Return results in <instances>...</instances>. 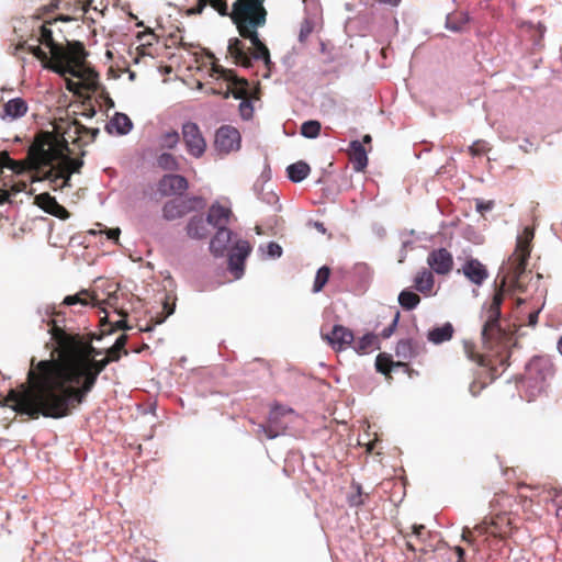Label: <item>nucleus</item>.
I'll return each instance as SVG.
<instances>
[{"label": "nucleus", "instance_id": "1", "mask_svg": "<svg viewBox=\"0 0 562 562\" xmlns=\"http://www.w3.org/2000/svg\"><path fill=\"white\" fill-rule=\"evenodd\" d=\"M113 362L109 357L87 360L80 367L37 385L12 392L9 400L16 402L18 412L27 414L31 419L40 416L59 419L78 408L93 390L99 374Z\"/></svg>", "mask_w": 562, "mask_h": 562}, {"label": "nucleus", "instance_id": "2", "mask_svg": "<svg viewBox=\"0 0 562 562\" xmlns=\"http://www.w3.org/2000/svg\"><path fill=\"white\" fill-rule=\"evenodd\" d=\"M265 0H236L228 11L226 0H198L195 7L187 11L188 15H199L206 5L212 7L218 14L229 16L236 25L241 38L250 41L254 49L248 52L244 42L238 37L228 41L227 52L238 66L249 68L252 66L251 58L263 60L267 67L270 66V53L266 44L259 38L258 30L266 25L268 11L265 8Z\"/></svg>", "mask_w": 562, "mask_h": 562}, {"label": "nucleus", "instance_id": "3", "mask_svg": "<svg viewBox=\"0 0 562 562\" xmlns=\"http://www.w3.org/2000/svg\"><path fill=\"white\" fill-rule=\"evenodd\" d=\"M48 331L57 345L58 357L41 360L37 363H35V358H32L29 370L30 387L46 383L102 353L90 341H86L81 335L66 331L55 321H52Z\"/></svg>", "mask_w": 562, "mask_h": 562}, {"label": "nucleus", "instance_id": "4", "mask_svg": "<svg viewBox=\"0 0 562 562\" xmlns=\"http://www.w3.org/2000/svg\"><path fill=\"white\" fill-rule=\"evenodd\" d=\"M507 276L495 281L494 293L486 300L480 312L482 321V341L486 349L495 351L503 370L509 366V348L514 345V331L502 315V305L506 294Z\"/></svg>", "mask_w": 562, "mask_h": 562}, {"label": "nucleus", "instance_id": "5", "mask_svg": "<svg viewBox=\"0 0 562 562\" xmlns=\"http://www.w3.org/2000/svg\"><path fill=\"white\" fill-rule=\"evenodd\" d=\"M52 137L48 134H36L22 160L11 158L9 168L15 175L32 173L31 182L48 181L54 191L70 188L69 171L64 166H54L52 159L57 153L53 149Z\"/></svg>", "mask_w": 562, "mask_h": 562}, {"label": "nucleus", "instance_id": "6", "mask_svg": "<svg viewBox=\"0 0 562 562\" xmlns=\"http://www.w3.org/2000/svg\"><path fill=\"white\" fill-rule=\"evenodd\" d=\"M70 20L69 16L60 15L58 19L44 21L36 31L33 30V36L38 44L29 45L27 42H22L15 49H26L41 61L43 68L53 72L68 71L60 61L71 55L72 61H78L86 48L79 41H66V44H63L55 36L57 22Z\"/></svg>", "mask_w": 562, "mask_h": 562}, {"label": "nucleus", "instance_id": "7", "mask_svg": "<svg viewBox=\"0 0 562 562\" xmlns=\"http://www.w3.org/2000/svg\"><path fill=\"white\" fill-rule=\"evenodd\" d=\"M82 128L78 120H59L54 124V130L41 131L37 134H48L52 137V145L54 144V150H56V157L52 159L54 166H64L69 171V183H71V175L79 173L82 166V157L86 155L85 150L80 151V156L72 158V151L69 148V143L82 148ZM52 155L55 156V153Z\"/></svg>", "mask_w": 562, "mask_h": 562}, {"label": "nucleus", "instance_id": "8", "mask_svg": "<svg viewBox=\"0 0 562 562\" xmlns=\"http://www.w3.org/2000/svg\"><path fill=\"white\" fill-rule=\"evenodd\" d=\"M89 53L83 49V56L72 61V55L63 59L60 64L68 71L56 72L65 79L66 89L81 97L83 91L97 92L99 90V74L87 61Z\"/></svg>", "mask_w": 562, "mask_h": 562}, {"label": "nucleus", "instance_id": "9", "mask_svg": "<svg viewBox=\"0 0 562 562\" xmlns=\"http://www.w3.org/2000/svg\"><path fill=\"white\" fill-rule=\"evenodd\" d=\"M210 77L218 82L216 87L211 88L212 94H221L224 99L229 98V95L240 100L249 98L248 81L237 77L233 70L213 63L210 69Z\"/></svg>", "mask_w": 562, "mask_h": 562}, {"label": "nucleus", "instance_id": "10", "mask_svg": "<svg viewBox=\"0 0 562 562\" xmlns=\"http://www.w3.org/2000/svg\"><path fill=\"white\" fill-rule=\"evenodd\" d=\"M231 217V209L220 203H214L209 209V222L216 229L210 241V250L216 257L223 256L232 241V232L227 228Z\"/></svg>", "mask_w": 562, "mask_h": 562}, {"label": "nucleus", "instance_id": "11", "mask_svg": "<svg viewBox=\"0 0 562 562\" xmlns=\"http://www.w3.org/2000/svg\"><path fill=\"white\" fill-rule=\"evenodd\" d=\"M552 362L544 357H535L526 366L524 384L530 390L531 396L543 392L548 380L554 375Z\"/></svg>", "mask_w": 562, "mask_h": 562}, {"label": "nucleus", "instance_id": "12", "mask_svg": "<svg viewBox=\"0 0 562 562\" xmlns=\"http://www.w3.org/2000/svg\"><path fill=\"white\" fill-rule=\"evenodd\" d=\"M281 406H274L268 416L267 424H259L255 435L259 440L274 439L283 435L288 429V424L282 422L281 417L285 414Z\"/></svg>", "mask_w": 562, "mask_h": 562}, {"label": "nucleus", "instance_id": "13", "mask_svg": "<svg viewBox=\"0 0 562 562\" xmlns=\"http://www.w3.org/2000/svg\"><path fill=\"white\" fill-rule=\"evenodd\" d=\"M202 203L201 198L178 196L167 201L162 206V216L166 221H176L196 210Z\"/></svg>", "mask_w": 562, "mask_h": 562}, {"label": "nucleus", "instance_id": "14", "mask_svg": "<svg viewBox=\"0 0 562 562\" xmlns=\"http://www.w3.org/2000/svg\"><path fill=\"white\" fill-rule=\"evenodd\" d=\"M181 134L189 155L194 158L202 157L206 149V142L198 124L193 122L184 123L182 125Z\"/></svg>", "mask_w": 562, "mask_h": 562}, {"label": "nucleus", "instance_id": "15", "mask_svg": "<svg viewBox=\"0 0 562 562\" xmlns=\"http://www.w3.org/2000/svg\"><path fill=\"white\" fill-rule=\"evenodd\" d=\"M240 145V134L232 126L220 127L215 134V147L218 151L228 154L237 150Z\"/></svg>", "mask_w": 562, "mask_h": 562}, {"label": "nucleus", "instance_id": "16", "mask_svg": "<svg viewBox=\"0 0 562 562\" xmlns=\"http://www.w3.org/2000/svg\"><path fill=\"white\" fill-rule=\"evenodd\" d=\"M322 338L336 351L347 349L355 341L353 333L342 325H335L329 334H322Z\"/></svg>", "mask_w": 562, "mask_h": 562}, {"label": "nucleus", "instance_id": "17", "mask_svg": "<svg viewBox=\"0 0 562 562\" xmlns=\"http://www.w3.org/2000/svg\"><path fill=\"white\" fill-rule=\"evenodd\" d=\"M188 180L180 175H165L158 183V191L164 196L182 195L188 189Z\"/></svg>", "mask_w": 562, "mask_h": 562}, {"label": "nucleus", "instance_id": "18", "mask_svg": "<svg viewBox=\"0 0 562 562\" xmlns=\"http://www.w3.org/2000/svg\"><path fill=\"white\" fill-rule=\"evenodd\" d=\"M427 263L437 274H447L452 270L453 258L446 248H439L428 255Z\"/></svg>", "mask_w": 562, "mask_h": 562}, {"label": "nucleus", "instance_id": "19", "mask_svg": "<svg viewBox=\"0 0 562 562\" xmlns=\"http://www.w3.org/2000/svg\"><path fill=\"white\" fill-rule=\"evenodd\" d=\"M34 202L43 211L55 217L60 220H67L70 217V213L66 210V207L59 204L56 198L52 196L47 192L37 194L34 199Z\"/></svg>", "mask_w": 562, "mask_h": 562}, {"label": "nucleus", "instance_id": "20", "mask_svg": "<svg viewBox=\"0 0 562 562\" xmlns=\"http://www.w3.org/2000/svg\"><path fill=\"white\" fill-rule=\"evenodd\" d=\"M212 229L209 214L205 218L202 215H193L186 225L187 235L192 239H206L211 235Z\"/></svg>", "mask_w": 562, "mask_h": 562}, {"label": "nucleus", "instance_id": "21", "mask_svg": "<svg viewBox=\"0 0 562 562\" xmlns=\"http://www.w3.org/2000/svg\"><path fill=\"white\" fill-rule=\"evenodd\" d=\"M514 527L512 519L506 514L496 515L490 520L491 537L504 540L512 536Z\"/></svg>", "mask_w": 562, "mask_h": 562}, {"label": "nucleus", "instance_id": "22", "mask_svg": "<svg viewBox=\"0 0 562 562\" xmlns=\"http://www.w3.org/2000/svg\"><path fill=\"white\" fill-rule=\"evenodd\" d=\"M463 274L474 284L481 285L488 277L485 266L477 259L471 258L462 266Z\"/></svg>", "mask_w": 562, "mask_h": 562}, {"label": "nucleus", "instance_id": "23", "mask_svg": "<svg viewBox=\"0 0 562 562\" xmlns=\"http://www.w3.org/2000/svg\"><path fill=\"white\" fill-rule=\"evenodd\" d=\"M463 349L467 355V357L476 362L479 366L486 368V374L488 375L490 380L493 381L498 376L497 368L492 364L491 360H487L485 356L481 355L475 350V345L469 341H464Z\"/></svg>", "mask_w": 562, "mask_h": 562}, {"label": "nucleus", "instance_id": "24", "mask_svg": "<svg viewBox=\"0 0 562 562\" xmlns=\"http://www.w3.org/2000/svg\"><path fill=\"white\" fill-rule=\"evenodd\" d=\"M349 159L355 171L361 172L368 166V155L363 145L359 140H352L348 149Z\"/></svg>", "mask_w": 562, "mask_h": 562}, {"label": "nucleus", "instance_id": "25", "mask_svg": "<svg viewBox=\"0 0 562 562\" xmlns=\"http://www.w3.org/2000/svg\"><path fill=\"white\" fill-rule=\"evenodd\" d=\"M132 128L133 123L131 119L121 112H116L105 125V131L109 134L126 135Z\"/></svg>", "mask_w": 562, "mask_h": 562}, {"label": "nucleus", "instance_id": "26", "mask_svg": "<svg viewBox=\"0 0 562 562\" xmlns=\"http://www.w3.org/2000/svg\"><path fill=\"white\" fill-rule=\"evenodd\" d=\"M535 232L531 227H525L522 234L517 237L516 249L513 257L528 258L531 252V241L533 239Z\"/></svg>", "mask_w": 562, "mask_h": 562}, {"label": "nucleus", "instance_id": "27", "mask_svg": "<svg viewBox=\"0 0 562 562\" xmlns=\"http://www.w3.org/2000/svg\"><path fill=\"white\" fill-rule=\"evenodd\" d=\"M395 355L398 361H408L418 355V344L412 339H402L396 345Z\"/></svg>", "mask_w": 562, "mask_h": 562}, {"label": "nucleus", "instance_id": "28", "mask_svg": "<svg viewBox=\"0 0 562 562\" xmlns=\"http://www.w3.org/2000/svg\"><path fill=\"white\" fill-rule=\"evenodd\" d=\"M434 284L435 278L432 272L427 269L419 271L414 279L415 289L426 295L431 293Z\"/></svg>", "mask_w": 562, "mask_h": 562}, {"label": "nucleus", "instance_id": "29", "mask_svg": "<svg viewBox=\"0 0 562 562\" xmlns=\"http://www.w3.org/2000/svg\"><path fill=\"white\" fill-rule=\"evenodd\" d=\"M27 110V103L22 98L11 99L3 106L5 115L12 120L24 116Z\"/></svg>", "mask_w": 562, "mask_h": 562}, {"label": "nucleus", "instance_id": "30", "mask_svg": "<svg viewBox=\"0 0 562 562\" xmlns=\"http://www.w3.org/2000/svg\"><path fill=\"white\" fill-rule=\"evenodd\" d=\"M375 367L378 372L384 374L386 378H391V371L394 367H401L408 369V364L403 361L394 362L391 356L386 353H380L375 359Z\"/></svg>", "mask_w": 562, "mask_h": 562}, {"label": "nucleus", "instance_id": "31", "mask_svg": "<svg viewBox=\"0 0 562 562\" xmlns=\"http://www.w3.org/2000/svg\"><path fill=\"white\" fill-rule=\"evenodd\" d=\"M454 333L453 326L450 323H446L440 327L430 329L427 334V338L435 345L442 344L452 338Z\"/></svg>", "mask_w": 562, "mask_h": 562}, {"label": "nucleus", "instance_id": "32", "mask_svg": "<svg viewBox=\"0 0 562 562\" xmlns=\"http://www.w3.org/2000/svg\"><path fill=\"white\" fill-rule=\"evenodd\" d=\"M250 252V246L247 241H238L234 247V254L229 257V269L235 271L243 265V261Z\"/></svg>", "mask_w": 562, "mask_h": 562}, {"label": "nucleus", "instance_id": "33", "mask_svg": "<svg viewBox=\"0 0 562 562\" xmlns=\"http://www.w3.org/2000/svg\"><path fill=\"white\" fill-rule=\"evenodd\" d=\"M512 260V283L513 286L517 290L524 291L520 285V278L525 273L528 258H521V257H513Z\"/></svg>", "mask_w": 562, "mask_h": 562}, {"label": "nucleus", "instance_id": "34", "mask_svg": "<svg viewBox=\"0 0 562 562\" xmlns=\"http://www.w3.org/2000/svg\"><path fill=\"white\" fill-rule=\"evenodd\" d=\"M288 177L292 182H301L311 172L310 166L304 161H297L286 168Z\"/></svg>", "mask_w": 562, "mask_h": 562}, {"label": "nucleus", "instance_id": "35", "mask_svg": "<svg viewBox=\"0 0 562 562\" xmlns=\"http://www.w3.org/2000/svg\"><path fill=\"white\" fill-rule=\"evenodd\" d=\"M127 340V335L123 334L119 336L114 345L106 350L105 356L109 357L113 362L119 361L122 357V353L125 356L128 353V351L125 349Z\"/></svg>", "mask_w": 562, "mask_h": 562}, {"label": "nucleus", "instance_id": "36", "mask_svg": "<svg viewBox=\"0 0 562 562\" xmlns=\"http://www.w3.org/2000/svg\"><path fill=\"white\" fill-rule=\"evenodd\" d=\"M376 347V336L373 334H366L358 340L353 341V349L359 355H367L373 351Z\"/></svg>", "mask_w": 562, "mask_h": 562}, {"label": "nucleus", "instance_id": "37", "mask_svg": "<svg viewBox=\"0 0 562 562\" xmlns=\"http://www.w3.org/2000/svg\"><path fill=\"white\" fill-rule=\"evenodd\" d=\"M419 295L409 290H404L398 295V303L406 311L414 310L419 304Z\"/></svg>", "mask_w": 562, "mask_h": 562}, {"label": "nucleus", "instance_id": "38", "mask_svg": "<svg viewBox=\"0 0 562 562\" xmlns=\"http://www.w3.org/2000/svg\"><path fill=\"white\" fill-rule=\"evenodd\" d=\"M159 168L167 171H177L180 169L178 159L170 153H162L157 157Z\"/></svg>", "mask_w": 562, "mask_h": 562}, {"label": "nucleus", "instance_id": "39", "mask_svg": "<svg viewBox=\"0 0 562 562\" xmlns=\"http://www.w3.org/2000/svg\"><path fill=\"white\" fill-rule=\"evenodd\" d=\"M115 312L122 317L121 319L114 322V323H111L108 321V317L104 316L100 319V323H101V326L103 325H109L110 328H109V333H112L114 330H126V329H130V326L126 322V317H127V312L123 311V310H115Z\"/></svg>", "mask_w": 562, "mask_h": 562}, {"label": "nucleus", "instance_id": "40", "mask_svg": "<svg viewBox=\"0 0 562 562\" xmlns=\"http://www.w3.org/2000/svg\"><path fill=\"white\" fill-rule=\"evenodd\" d=\"M90 300L92 301L93 297L92 295H90L89 291L87 290H81L79 291L78 293L74 294V295H67L65 299H64V304L67 305V306H71V305H75V304H81V305H89L90 304Z\"/></svg>", "mask_w": 562, "mask_h": 562}, {"label": "nucleus", "instance_id": "41", "mask_svg": "<svg viewBox=\"0 0 562 562\" xmlns=\"http://www.w3.org/2000/svg\"><path fill=\"white\" fill-rule=\"evenodd\" d=\"M467 23H468V18L463 13L449 14L446 20L447 29H449L453 32L462 31Z\"/></svg>", "mask_w": 562, "mask_h": 562}, {"label": "nucleus", "instance_id": "42", "mask_svg": "<svg viewBox=\"0 0 562 562\" xmlns=\"http://www.w3.org/2000/svg\"><path fill=\"white\" fill-rule=\"evenodd\" d=\"M474 535L476 536V539L479 540V543H481V548L488 544V539L491 537L490 533V521L483 520L481 524H477L473 528Z\"/></svg>", "mask_w": 562, "mask_h": 562}, {"label": "nucleus", "instance_id": "43", "mask_svg": "<svg viewBox=\"0 0 562 562\" xmlns=\"http://www.w3.org/2000/svg\"><path fill=\"white\" fill-rule=\"evenodd\" d=\"M330 277V269L327 266L321 267L315 276L313 292L317 293L323 290Z\"/></svg>", "mask_w": 562, "mask_h": 562}, {"label": "nucleus", "instance_id": "44", "mask_svg": "<svg viewBox=\"0 0 562 562\" xmlns=\"http://www.w3.org/2000/svg\"><path fill=\"white\" fill-rule=\"evenodd\" d=\"M322 125L316 120L306 121L301 126V134L306 138H316L321 133Z\"/></svg>", "mask_w": 562, "mask_h": 562}, {"label": "nucleus", "instance_id": "45", "mask_svg": "<svg viewBox=\"0 0 562 562\" xmlns=\"http://www.w3.org/2000/svg\"><path fill=\"white\" fill-rule=\"evenodd\" d=\"M180 140V135L176 131H170L161 135L160 147L166 149H173Z\"/></svg>", "mask_w": 562, "mask_h": 562}, {"label": "nucleus", "instance_id": "46", "mask_svg": "<svg viewBox=\"0 0 562 562\" xmlns=\"http://www.w3.org/2000/svg\"><path fill=\"white\" fill-rule=\"evenodd\" d=\"M29 386H31V385H30V381H29V379H27V380H26V383H22L18 389H12V390H10V391H9V393H8V395H7L5 397H3V398L0 401V405H1V406H9V407H11L14 412H16L18 414L23 415L22 413L18 412V409H15V407H16V402H15V401H13V400H9V397H10V395H11V393H12V392H19V393H20V392H22V391H23V389L29 387ZM25 415H26L27 417H30L27 414H25Z\"/></svg>", "mask_w": 562, "mask_h": 562}, {"label": "nucleus", "instance_id": "47", "mask_svg": "<svg viewBox=\"0 0 562 562\" xmlns=\"http://www.w3.org/2000/svg\"><path fill=\"white\" fill-rule=\"evenodd\" d=\"M169 296H166V299L162 302V315H157L155 319V325H159L165 322V319L173 314L175 312V302H169Z\"/></svg>", "mask_w": 562, "mask_h": 562}, {"label": "nucleus", "instance_id": "48", "mask_svg": "<svg viewBox=\"0 0 562 562\" xmlns=\"http://www.w3.org/2000/svg\"><path fill=\"white\" fill-rule=\"evenodd\" d=\"M462 540L465 541L469 546H471L475 551L481 550V543L476 539L473 529L469 527H464L462 530Z\"/></svg>", "mask_w": 562, "mask_h": 562}, {"label": "nucleus", "instance_id": "49", "mask_svg": "<svg viewBox=\"0 0 562 562\" xmlns=\"http://www.w3.org/2000/svg\"><path fill=\"white\" fill-rule=\"evenodd\" d=\"M490 150L488 144L485 140H475L470 147L469 151L473 157L485 155Z\"/></svg>", "mask_w": 562, "mask_h": 562}, {"label": "nucleus", "instance_id": "50", "mask_svg": "<svg viewBox=\"0 0 562 562\" xmlns=\"http://www.w3.org/2000/svg\"><path fill=\"white\" fill-rule=\"evenodd\" d=\"M137 38L142 43V46H151L157 42V36L151 29L139 32Z\"/></svg>", "mask_w": 562, "mask_h": 562}, {"label": "nucleus", "instance_id": "51", "mask_svg": "<svg viewBox=\"0 0 562 562\" xmlns=\"http://www.w3.org/2000/svg\"><path fill=\"white\" fill-rule=\"evenodd\" d=\"M314 31V23L313 21L305 19L301 23L300 33H299V41L305 42L307 37L313 33Z\"/></svg>", "mask_w": 562, "mask_h": 562}, {"label": "nucleus", "instance_id": "52", "mask_svg": "<svg viewBox=\"0 0 562 562\" xmlns=\"http://www.w3.org/2000/svg\"><path fill=\"white\" fill-rule=\"evenodd\" d=\"M239 112L244 119H250L252 116L254 108L250 103L249 98L241 100L239 104Z\"/></svg>", "mask_w": 562, "mask_h": 562}, {"label": "nucleus", "instance_id": "53", "mask_svg": "<svg viewBox=\"0 0 562 562\" xmlns=\"http://www.w3.org/2000/svg\"><path fill=\"white\" fill-rule=\"evenodd\" d=\"M402 0H359V2L367 7H373L375 3L387 4L391 7L400 5Z\"/></svg>", "mask_w": 562, "mask_h": 562}, {"label": "nucleus", "instance_id": "54", "mask_svg": "<svg viewBox=\"0 0 562 562\" xmlns=\"http://www.w3.org/2000/svg\"><path fill=\"white\" fill-rule=\"evenodd\" d=\"M475 207L476 211L483 215L485 212L491 211L494 207V201H484L481 199H476Z\"/></svg>", "mask_w": 562, "mask_h": 562}, {"label": "nucleus", "instance_id": "55", "mask_svg": "<svg viewBox=\"0 0 562 562\" xmlns=\"http://www.w3.org/2000/svg\"><path fill=\"white\" fill-rule=\"evenodd\" d=\"M99 128H89L87 126L83 125V128H82V135H89V139L88 140H83L82 139V146H87L89 145L90 143L94 142L97 136L99 135Z\"/></svg>", "mask_w": 562, "mask_h": 562}, {"label": "nucleus", "instance_id": "56", "mask_svg": "<svg viewBox=\"0 0 562 562\" xmlns=\"http://www.w3.org/2000/svg\"><path fill=\"white\" fill-rule=\"evenodd\" d=\"M363 503L364 499L362 497L361 486L357 485V493L349 497V505L358 507L363 505Z\"/></svg>", "mask_w": 562, "mask_h": 562}, {"label": "nucleus", "instance_id": "57", "mask_svg": "<svg viewBox=\"0 0 562 562\" xmlns=\"http://www.w3.org/2000/svg\"><path fill=\"white\" fill-rule=\"evenodd\" d=\"M267 249H268V255L270 257H280L282 255V248L277 243H273V241L269 243Z\"/></svg>", "mask_w": 562, "mask_h": 562}, {"label": "nucleus", "instance_id": "58", "mask_svg": "<svg viewBox=\"0 0 562 562\" xmlns=\"http://www.w3.org/2000/svg\"><path fill=\"white\" fill-rule=\"evenodd\" d=\"M11 157L8 151H0V168H9Z\"/></svg>", "mask_w": 562, "mask_h": 562}, {"label": "nucleus", "instance_id": "59", "mask_svg": "<svg viewBox=\"0 0 562 562\" xmlns=\"http://www.w3.org/2000/svg\"><path fill=\"white\" fill-rule=\"evenodd\" d=\"M484 386H485V383H481L479 381H473L470 384V392H471L472 395L476 396L482 391V389Z\"/></svg>", "mask_w": 562, "mask_h": 562}, {"label": "nucleus", "instance_id": "60", "mask_svg": "<svg viewBox=\"0 0 562 562\" xmlns=\"http://www.w3.org/2000/svg\"><path fill=\"white\" fill-rule=\"evenodd\" d=\"M26 188H27V182L26 181H18V182L12 184L11 191L14 192V193H20V192L25 191Z\"/></svg>", "mask_w": 562, "mask_h": 562}, {"label": "nucleus", "instance_id": "61", "mask_svg": "<svg viewBox=\"0 0 562 562\" xmlns=\"http://www.w3.org/2000/svg\"><path fill=\"white\" fill-rule=\"evenodd\" d=\"M90 7V0H76V8L82 13H87Z\"/></svg>", "mask_w": 562, "mask_h": 562}, {"label": "nucleus", "instance_id": "62", "mask_svg": "<svg viewBox=\"0 0 562 562\" xmlns=\"http://www.w3.org/2000/svg\"><path fill=\"white\" fill-rule=\"evenodd\" d=\"M106 236H108V239H111V240H114V241H117L119 240V236H120V228H111V229H105L104 231Z\"/></svg>", "mask_w": 562, "mask_h": 562}, {"label": "nucleus", "instance_id": "63", "mask_svg": "<svg viewBox=\"0 0 562 562\" xmlns=\"http://www.w3.org/2000/svg\"><path fill=\"white\" fill-rule=\"evenodd\" d=\"M396 324H397V317L393 321V323L389 327L383 329L382 336L384 338H389L393 334Z\"/></svg>", "mask_w": 562, "mask_h": 562}, {"label": "nucleus", "instance_id": "64", "mask_svg": "<svg viewBox=\"0 0 562 562\" xmlns=\"http://www.w3.org/2000/svg\"><path fill=\"white\" fill-rule=\"evenodd\" d=\"M538 317H539V311L530 313L528 316V325L536 326L538 323Z\"/></svg>", "mask_w": 562, "mask_h": 562}]
</instances>
